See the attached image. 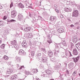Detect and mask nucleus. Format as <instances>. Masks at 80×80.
Listing matches in <instances>:
<instances>
[{
    "label": "nucleus",
    "mask_w": 80,
    "mask_h": 80,
    "mask_svg": "<svg viewBox=\"0 0 80 80\" xmlns=\"http://www.w3.org/2000/svg\"><path fill=\"white\" fill-rule=\"evenodd\" d=\"M40 62H43V63H47L48 62V60L46 58L43 57L42 58H39Z\"/></svg>",
    "instance_id": "nucleus-1"
},
{
    "label": "nucleus",
    "mask_w": 80,
    "mask_h": 80,
    "mask_svg": "<svg viewBox=\"0 0 80 80\" xmlns=\"http://www.w3.org/2000/svg\"><path fill=\"white\" fill-rule=\"evenodd\" d=\"M78 16V10H75L74 11L72 17H77Z\"/></svg>",
    "instance_id": "nucleus-2"
},
{
    "label": "nucleus",
    "mask_w": 80,
    "mask_h": 80,
    "mask_svg": "<svg viewBox=\"0 0 80 80\" xmlns=\"http://www.w3.org/2000/svg\"><path fill=\"white\" fill-rule=\"evenodd\" d=\"M18 54L20 55H26V52L22 49H20L18 52Z\"/></svg>",
    "instance_id": "nucleus-3"
},
{
    "label": "nucleus",
    "mask_w": 80,
    "mask_h": 80,
    "mask_svg": "<svg viewBox=\"0 0 80 80\" xmlns=\"http://www.w3.org/2000/svg\"><path fill=\"white\" fill-rule=\"evenodd\" d=\"M13 70V69L11 68V69H8L7 72L6 73V77H8V76H9V74H10V73H11Z\"/></svg>",
    "instance_id": "nucleus-4"
},
{
    "label": "nucleus",
    "mask_w": 80,
    "mask_h": 80,
    "mask_svg": "<svg viewBox=\"0 0 80 80\" xmlns=\"http://www.w3.org/2000/svg\"><path fill=\"white\" fill-rule=\"evenodd\" d=\"M80 58V56H78L76 58H72V60L73 62H74L76 63V62H77L78 61Z\"/></svg>",
    "instance_id": "nucleus-5"
},
{
    "label": "nucleus",
    "mask_w": 80,
    "mask_h": 80,
    "mask_svg": "<svg viewBox=\"0 0 80 80\" xmlns=\"http://www.w3.org/2000/svg\"><path fill=\"white\" fill-rule=\"evenodd\" d=\"M72 42L73 43H76L78 42V38L77 36H75L72 38Z\"/></svg>",
    "instance_id": "nucleus-6"
},
{
    "label": "nucleus",
    "mask_w": 80,
    "mask_h": 80,
    "mask_svg": "<svg viewBox=\"0 0 80 80\" xmlns=\"http://www.w3.org/2000/svg\"><path fill=\"white\" fill-rule=\"evenodd\" d=\"M73 53L74 55H78V51L76 48L73 49Z\"/></svg>",
    "instance_id": "nucleus-7"
},
{
    "label": "nucleus",
    "mask_w": 80,
    "mask_h": 80,
    "mask_svg": "<svg viewBox=\"0 0 80 80\" xmlns=\"http://www.w3.org/2000/svg\"><path fill=\"white\" fill-rule=\"evenodd\" d=\"M23 18V15L19 14L18 15V20H19V21H21V20H22Z\"/></svg>",
    "instance_id": "nucleus-8"
},
{
    "label": "nucleus",
    "mask_w": 80,
    "mask_h": 80,
    "mask_svg": "<svg viewBox=\"0 0 80 80\" xmlns=\"http://www.w3.org/2000/svg\"><path fill=\"white\" fill-rule=\"evenodd\" d=\"M11 17L12 18H15L16 17V12H15L14 11H12L11 12Z\"/></svg>",
    "instance_id": "nucleus-9"
},
{
    "label": "nucleus",
    "mask_w": 80,
    "mask_h": 80,
    "mask_svg": "<svg viewBox=\"0 0 80 80\" xmlns=\"http://www.w3.org/2000/svg\"><path fill=\"white\" fill-rule=\"evenodd\" d=\"M11 45H17V41L16 40H14L12 41L11 42Z\"/></svg>",
    "instance_id": "nucleus-10"
},
{
    "label": "nucleus",
    "mask_w": 80,
    "mask_h": 80,
    "mask_svg": "<svg viewBox=\"0 0 80 80\" xmlns=\"http://www.w3.org/2000/svg\"><path fill=\"white\" fill-rule=\"evenodd\" d=\"M18 77L17 75H12L11 78V79L12 80H15L17 79V78Z\"/></svg>",
    "instance_id": "nucleus-11"
},
{
    "label": "nucleus",
    "mask_w": 80,
    "mask_h": 80,
    "mask_svg": "<svg viewBox=\"0 0 80 80\" xmlns=\"http://www.w3.org/2000/svg\"><path fill=\"white\" fill-rule=\"evenodd\" d=\"M22 46L23 47H27V41H24L22 44Z\"/></svg>",
    "instance_id": "nucleus-12"
},
{
    "label": "nucleus",
    "mask_w": 80,
    "mask_h": 80,
    "mask_svg": "<svg viewBox=\"0 0 80 80\" xmlns=\"http://www.w3.org/2000/svg\"><path fill=\"white\" fill-rule=\"evenodd\" d=\"M19 70H21V72H23L24 73H25V72H26V70H25V69L24 68L23 66H21V67L19 68Z\"/></svg>",
    "instance_id": "nucleus-13"
},
{
    "label": "nucleus",
    "mask_w": 80,
    "mask_h": 80,
    "mask_svg": "<svg viewBox=\"0 0 80 80\" xmlns=\"http://www.w3.org/2000/svg\"><path fill=\"white\" fill-rule=\"evenodd\" d=\"M57 30L59 33H62L64 32V29L62 28L58 29Z\"/></svg>",
    "instance_id": "nucleus-14"
},
{
    "label": "nucleus",
    "mask_w": 80,
    "mask_h": 80,
    "mask_svg": "<svg viewBox=\"0 0 80 80\" xmlns=\"http://www.w3.org/2000/svg\"><path fill=\"white\" fill-rule=\"evenodd\" d=\"M59 68H60V66L58 65L55 66L53 68V69L55 70H58Z\"/></svg>",
    "instance_id": "nucleus-15"
},
{
    "label": "nucleus",
    "mask_w": 80,
    "mask_h": 80,
    "mask_svg": "<svg viewBox=\"0 0 80 80\" xmlns=\"http://www.w3.org/2000/svg\"><path fill=\"white\" fill-rule=\"evenodd\" d=\"M18 6L19 8H24V5L21 3H20L18 4Z\"/></svg>",
    "instance_id": "nucleus-16"
},
{
    "label": "nucleus",
    "mask_w": 80,
    "mask_h": 80,
    "mask_svg": "<svg viewBox=\"0 0 80 80\" xmlns=\"http://www.w3.org/2000/svg\"><path fill=\"white\" fill-rule=\"evenodd\" d=\"M64 10L65 12H71L72 10L71 8H64Z\"/></svg>",
    "instance_id": "nucleus-17"
},
{
    "label": "nucleus",
    "mask_w": 80,
    "mask_h": 80,
    "mask_svg": "<svg viewBox=\"0 0 80 80\" xmlns=\"http://www.w3.org/2000/svg\"><path fill=\"white\" fill-rule=\"evenodd\" d=\"M29 16L30 17H31V18L33 17H34V16H35V14L33 12H32V13L29 12Z\"/></svg>",
    "instance_id": "nucleus-18"
},
{
    "label": "nucleus",
    "mask_w": 80,
    "mask_h": 80,
    "mask_svg": "<svg viewBox=\"0 0 80 80\" xmlns=\"http://www.w3.org/2000/svg\"><path fill=\"white\" fill-rule=\"evenodd\" d=\"M45 72L48 75H51L52 73V71L49 70L46 71Z\"/></svg>",
    "instance_id": "nucleus-19"
},
{
    "label": "nucleus",
    "mask_w": 80,
    "mask_h": 80,
    "mask_svg": "<svg viewBox=\"0 0 80 80\" xmlns=\"http://www.w3.org/2000/svg\"><path fill=\"white\" fill-rule=\"evenodd\" d=\"M25 74L26 75H29V74L30 75H33V72H30L29 71H28V72L26 71V72H25Z\"/></svg>",
    "instance_id": "nucleus-20"
},
{
    "label": "nucleus",
    "mask_w": 80,
    "mask_h": 80,
    "mask_svg": "<svg viewBox=\"0 0 80 80\" xmlns=\"http://www.w3.org/2000/svg\"><path fill=\"white\" fill-rule=\"evenodd\" d=\"M75 46L78 50H80V43H77L76 44Z\"/></svg>",
    "instance_id": "nucleus-21"
},
{
    "label": "nucleus",
    "mask_w": 80,
    "mask_h": 80,
    "mask_svg": "<svg viewBox=\"0 0 80 80\" xmlns=\"http://www.w3.org/2000/svg\"><path fill=\"white\" fill-rule=\"evenodd\" d=\"M55 19H56V17L51 16L50 18V21H53Z\"/></svg>",
    "instance_id": "nucleus-22"
},
{
    "label": "nucleus",
    "mask_w": 80,
    "mask_h": 80,
    "mask_svg": "<svg viewBox=\"0 0 80 80\" xmlns=\"http://www.w3.org/2000/svg\"><path fill=\"white\" fill-rule=\"evenodd\" d=\"M48 55L49 57H52L53 54V52L50 51L48 52Z\"/></svg>",
    "instance_id": "nucleus-23"
},
{
    "label": "nucleus",
    "mask_w": 80,
    "mask_h": 80,
    "mask_svg": "<svg viewBox=\"0 0 80 80\" xmlns=\"http://www.w3.org/2000/svg\"><path fill=\"white\" fill-rule=\"evenodd\" d=\"M31 29V28H26L24 29V30L26 32H29Z\"/></svg>",
    "instance_id": "nucleus-24"
},
{
    "label": "nucleus",
    "mask_w": 80,
    "mask_h": 80,
    "mask_svg": "<svg viewBox=\"0 0 80 80\" xmlns=\"http://www.w3.org/2000/svg\"><path fill=\"white\" fill-rule=\"evenodd\" d=\"M62 44L65 47H67V43H66V42H65V41L64 40H62Z\"/></svg>",
    "instance_id": "nucleus-25"
},
{
    "label": "nucleus",
    "mask_w": 80,
    "mask_h": 80,
    "mask_svg": "<svg viewBox=\"0 0 80 80\" xmlns=\"http://www.w3.org/2000/svg\"><path fill=\"white\" fill-rule=\"evenodd\" d=\"M73 66H74V65L73 62L70 63L68 64V67H70V68H71V67H73Z\"/></svg>",
    "instance_id": "nucleus-26"
},
{
    "label": "nucleus",
    "mask_w": 80,
    "mask_h": 80,
    "mask_svg": "<svg viewBox=\"0 0 80 80\" xmlns=\"http://www.w3.org/2000/svg\"><path fill=\"white\" fill-rule=\"evenodd\" d=\"M53 52H54V55H57L58 53L59 52H60V51H59V50L57 51L56 50H54L53 51Z\"/></svg>",
    "instance_id": "nucleus-27"
},
{
    "label": "nucleus",
    "mask_w": 80,
    "mask_h": 80,
    "mask_svg": "<svg viewBox=\"0 0 80 80\" xmlns=\"http://www.w3.org/2000/svg\"><path fill=\"white\" fill-rule=\"evenodd\" d=\"M70 74V73H69V71L68 70H67L66 71V73L65 74V77H67V75H68Z\"/></svg>",
    "instance_id": "nucleus-28"
},
{
    "label": "nucleus",
    "mask_w": 80,
    "mask_h": 80,
    "mask_svg": "<svg viewBox=\"0 0 80 80\" xmlns=\"http://www.w3.org/2000/svg\"><path fill=\"white\" fill-rule=\"evenodd\" d=\"M16 22V21H15V20L14 19H11L10 20H8V23H11V22Z\"/></svg>",
    "instance_id": "nucleus-29"
},
{
    "label": "nucleus",
    "mask_w": 80,
    "mask_h": 80,
    "mask_svg": "<svg viewBox=\"0 0 80 80\" xmlns=\"http://www.w3.org/2000/svg\"><path fill=\"white\" fill-rule=\"evenodd\" d=\"M3 59H4L6 60H7L8 59V57L7 56H4L3 57Z\"/></svg>",
    "instance_id": "nucleus-30"
},
{
    "label": "nucleus",
    "mask_w": 80,
    "mask_h": 80,
    "mask_svg": "<svg viewBox=\"0 0 80 80\" xmlns=\"http://www.w3.org/2000/svg\"><path fill=\"white\" fill-rule=\"evenodd\" d=\"M35 55V52L33 51H31V55L32 57H33Z\"/></svg>",
    "instance_id": "nucleus-31"
},
{
    "label": "nucleus",
    "mask_w": 80,
    "mask_h": 80,
    "mask_svg": "<svg viewBox=\"0 0 80 80\" xmlns=\"http://www.w3.org/2000/svg\"><path fill=\"white\" fill-rule=\"evenodd\" d=\"M16 58L18 62H20V61L21 60V59H20V58L19 57H18L17 56L16 57Z\"/></svg>",
    "instance_id": "nucleus-32"
},
{
    "label": "nucleus",
    "mask_w": 80,
    "mask_h": 80,
    "mask_svg": "<svg viewBox=\"0 0 80 80\" xmlns=\"http://www.w3.org/2000/svg\"><path fill=\"white\" fill-rule=\"evenodd\" d=\"M33 72H34L35 73L38 72V69H34L32 70Z\"/></svg>",
    "instance_id": "nucleus-33"
},
{
    "label": "nucleus",
    "mask_w": 80,
    "mask_h": 80,
    "mask_svg": "<svg viewBox=\"0 0 80 80\" xmlns=\"http://www.w3.org/2000/svg\"><path fill=\"white\" fill-rule=\"evenodd\" d=\"M0 26H3V21H0Z\"/></svg>",
    "instance_id": "nucleus-34"
},
{
    "label": "nucleus",
    "mask_w": 80,
    "mask_h": 80,
    "mask_svg": "<svg viewBox=\"0 0 80 80\" xmlns=\"http://www.w3.org/2000/svg\"><path fill=\"white\" fill-rule=\"evenodd\" d=\"M47 42L49 43H52V41H51V39H48L47 40Z\"/></svg>",
    "instance_id": "nucleus-35"
},
{
    "label": "nucleus",
    "mask_w": 80,
    "mask_h": 80,
    "mask_svg": "<svg viewBox=\"0 0 80 80\" xmlns=\"http://www.w3.org/2000/svg\"><path fill=\"white\" fill-rule=\"evenodd\" d=\"M5 45L4 44H2L1 46V48H5Z\"/></svg>",
    "instance_id": "nucleus-36"
},
{
    "label": "nucleus",
    "mask_w": 80,
    "mask_h": 80,
    "mask_svg": "<svg viewBox=\"0 0 80 80\" xmlns=\"http://www.w3.org/2000/svg\"><path fill=\"white\" fill-rule=\"evenodd\" d=\"M60 44H61V43H58L56 44L57 47H59V48L60 47H61V46H60Z\"/></svg>",
    "instance_id": "nucleus-37"
},
{
    "label": "nucleus",
    "mask_w": 80,
    "mask_h": 80,
    "mask_svg": "<svg viewBox=\"0 0 80 80\" xmlns=\"http://www.w3.org/2000/svg\"><path fill=\"white\" fill-rule=\"evenodd\" d=\"M77 73V71H75L73 72V73H72V75L73 76H75V74Z\"/></svg>",
    "instance_id": "nucleus-38"
},
{
    "label": "nucleus",
    "mask_w": 80,
    "mask_h": 80,
    "mask_svg": "<svg viewBox=\"0 0 80 80\" xmlns=\"http://www.w3.org/2000/svg\"><path fill=\"white\" fill-rule=\"evenodd\" d=\"M58 78L59 79H61V80H63V78L62 77V75H60Z\"/></svg>",
    "instance_id": "nucleus-39"
},
{
    "label": "nucleus",
    "mask_w": 80,
    "mask_h": 80,
    "mask_svg": "<svg viewBox=\"0 0 80 80\" xmlns=\"http://www.w3.org/2000/svg\"><path fill=\"white\" fill-rule=\"evenodd\" d=\"M14 47L16 49H18V46L17 45L14 46Z\"/></svg>",
    "instance_id": "nucleus-40"
},
{
    "label": "nucleus",
    "mask_w": 80,
    "mask_h": 80,
    "mask_svg": "<svg viewBox=\"0 0 80 80\" xmlns=\"http://www.w3.org/2000/svg\"><path fill=\"white\" fill-rule=\"evenodd\" d=\"M29 38H32L33 36H32V34H29L28 35Z\"/></svg>",
    "instance_id": "nucleus-41"
},
{
    "label": "nucleus",
    "mask_w": 80,
    "mask_h": 80,
    "mask_svg": "<svg viewBox=\"0 0 80 80\" xmlns=\"http://www.w3.org/2000/svg\"><path fill=\"white\" fill-rule=\"evenodd\" d=\"M42 55V54L41 53H38L37 54V57H40L41 55Z\"/></svg>",
    "instance_id": "nucleus-42"
},
{
    "label": "nucleus",
    "mask_w": 80,
    "mask_h": 80,
    "mask_svg": "<svg viewBox=\"0 0 80 80\" xmlns=\"http://www.w3.org/2000/svg\"><path fill=\"white\" fill-rule=\"evenodd\" d=\"M17 67L18 68H19V70H20V68H21L22 66H20L19 64H17Z\"/></svg>",
    "instance_id": "nucleus-43"
},
{
    "label": "nucleus",
    "mask_w": 80,
    "mask_h": 80,
    "mask_svg": "<svg viewBox=\"0 0 80 80\" xmlns=\"http://www.w3.org/2000/svg\"><path fill=\"white\" fill-rule=\"evenodd\" d=\"M5 33L7 34H9V31L8 30H6L5 31Z\"/></svg>",
    "instance_id": "nucleus-44"
},
{
    "label": "nucleus",
    "mask_w": 80,
    "mask_h": 80,
    "mask_svg": "<svg viewBox=\"0 0 80 80\" xmlns=\"http://www.w3.org/2000/svg\"><path fill=\"white\" fill-rule=\"evenodd\" d=\"M41 50H42V51H43V52H45V49L41 48Z\"/></svg>",
    "instance_id": "nucleus-45"
},
{
    "label": "nucleus",
    "mask_w": 80,
    "mask_h": 80,
    "mask_svg": "<svg viewBox=\"0 0 80 80\" xmlns=\"http://www.w3.org/2000/svg\"><path fill=\"white\" fill-rule=\"evenodd\" d=\"M56 33H57V32H55V31H53V32H52V33H53V35H56Z\"/></svg>",
    "instance_id": "nucleus-46"
},
{
    "label": "nucleus",
    "mask_w": 80,
    "mask_h": 80,
    "mask_svg": "<svg viewBox=\"0 0 80 80\" xmlns=\"http://www.w3.org/2000/svg\"><path fill=\"white\" fill-rule=\"evenodd\" d=\"M13 5V2H12L11 3V4L10 5V8L12 7Z\"/></svg>",
    "instance_id": "nucleus-47"
},
{
    "label": "nucleus",
    "mask_w": 80,
    "mask_h": 80,
    "mask_svg": "<svg viewBox=\"0 0 80 80\" xmlns=\"http://www.w3.org/2000/svg\"><path fill=\"white\" fill-rule=\"evenodd\" d=\"M67 64L66 62H64L63 64V65H64V67H67Z\"/></svg>",
    "instance_id": "nucleus-48"
},
{
    "label": "nucleus",
    "mask_w": 80,
    "mask_h": 80,
    "mask_svg": "<svg viewBox=\"0 0 80 80\" xmlns=\"http://www.w3.org/2000/svg\"><path fill=\"white\" fill-rule=\"evenodd\" d=\"M26 7H29V3H26Z\"/></svg>",
    "instance_id": "nucleus-49"
},
{
    "label": "nucleus",
    "mask_w": 80,
    "mask_h": 80,
    "mask_svg": "<svg viewBox=\"0 0 80 80\" xmlns=\"http://www.w3.org/2000/svg\"><path fill=\"white\" fill-rule=\"evenodd\" d=\"M38 18L39 19H42V18L40 16H38Z\"/></svg>",
    "instance_id": "nucleus-50"
},
{
    "label": "nucleus",
    "mask_w": 80,
    "mask_h": 80,
    "mask_svg": "<svg viewBox=\"0 0 80 80\" xmlns=\"http://www.w3.org/2000/svg\"><path fill=\"white\" fill-rule=\"evenodd\" d=\"M51 60L52 62H55V59H54L53 58H52V59H51Z\"/></svg>",
    "instance_id": "nucleus-51"
},
{
    "label": "nucleus",
    "mask_w": 80,
    "mask_h": 80,
    "mask_svg": "<svg viewBox=\"0 0 80 80\" xmlns=\"http://www.w3.org/2000/svg\"><path fill=\"white\" fill-rule=\"evenodd\" d=\"M7 17H6V16H5L3 17L4 20H6V19H7Z\"/></svg>",
    "instance_id": "nucleus-52"
},
{
    "label": "nucleus",
    "mask_w": 80,
    "mask_h": 80,
    "mask_svg": "<svg viewBox=\"0 0 80 80\" xmlns=\"http://www.w3.org/2000/svg\"><path fill=\"white\" fill-rule=\"evenodd\" d=\"M73 47L72 46H71V48H70V50L72 51V49H73Z\"/></svg>",
    "instance_id": "nucleus-53"
},
{
    "label": "nucleus",
    "mask_w": 80,
    "mask_h": 80,
    "mask_svg": "<svg viewBox=\"0 0 80 80\" xmlns=\"http://www.w3.org/2000/svg\"><path fill=\"white\" fill-rule=\"evenodd\" d=\"M61 57L62 58H64V57H66V56L63 55H61Z\"/></svg>",
    "instance_id": "nucleus-54"
},
{
    "label": "nucleus",
    "mask_w": 80,
    "mask_h": 80,
    "mask_svg": "<svg viewBox=\"0 0 80 80\" xmlns=\"http://www.w3.org/2000/svg\"><path fill=\"white\" fill-rule=\"evenodd\" d=\"M71 47H74V45H73V43H71Z\"/></svg>",
    "instance_id": "nucleus-55"
},
{
    "label": "nucleus",
    "mask_w": 80,
    "mask_h": 80,
    "mask_svg": "<svg viewBox=\"0 0 80 80\" xmlns=\"http://www.w3.org/2000/svg\"><path fill=\"white\" fill-rule=\"evenodd\" d=\"M3 8V7H2V6L0 5V9H2Z\"/></svg>",
    "instance_id": "nucleus-56"
},
{
    "label": "nucleus",
    "mask_w": 80,
    "mask_h": 80,
    "mask_svg": "<svg viewBox=\"0 0 80 80\" xmlns=\"http://www.w3.org/2000/svg\"><path fill=\"white\" fill-rule=\"evenodd\" d=\"M70 27H74V25L72 24L70 26Z\"/></svg>",
    "instance_id": "nucleus-57"
},
{
    "label": "nucleus",
    "mask_w": 80,
    "mask_h": 80,
    "mask_svg": "<svg viewBox=\"0 0 80 80\" xmlns=\"http://www.w3.org/2000/svg\"><path fill=\"white\" fill-rule=\"evenodd\" d=\"M69 53L70 55V56H72V53H71V52L69 51Z\"/></svg>",
    "instance_id": "nucleus-58"
},
{
    "label": "nucleus",
    "mask_w": 80,
    "mask_h": 80,
    "mask_svg": "<svg viewBox=\"0 0 80 80\" xmlns=\"http://www.w3.org/2000/svg\"><path fill=\"white\" fill-rule=\"evenodd\" d=\"M43 66H42V65H41L40 66V68H43Z\"/></svg>",
    "instance_id": "nucleus-59"
},
{
    "label": "nucleus",
    "mask_w": 80,
    "mask_h": 80,
    "mask_svg": "<svg viewBox=\"0 0 80 80\" xmlns=\"http://www.w3.org/2000/svg\"><path fill=\"white\" fill-rule=\"evenodd\" d=\"M32 23H35V20H34L33 19V21H32Z\"/></svg>",
    "instance_id": "nucleus-60"
},
{
    "label": "nucleus",
    "mask_w": 80,
    "mask_h": 80,
    "mask_svg": "<svg viewBox=\"0 0 80 80\" xmlns=\"http://www.w3.org/2000/svg\"><path fill=\"white\" fill-rule=\"evenodd\" d=\"M41 75H42V76H45V74L42 73V74Z\"/></svg>",
    "instance_id": "nucleus-61"
},
{
    "label": "nucleus",
    "mask_w": 80,
    "mask_h": 80,
    "mask_svg": "<svg viewBox=\"0 0 80 80\" xmlns=\"http://www.w3.org/2000/svg\"><path fill=\"white\" fill-rule=\"evenodd\" d=\"M79 28H80V27H79V26H78L77 27V29L78 30H79Z\"/></svg>",
    "instance_id": "nucleus-62"
},
{
    "label": "nucleus",
    "mask_w": 80,
    "mask_h": 80,
    "mask_svg": "<svg viewBox=\"0 0 80 80\" xmlns=\"http://www.w3.org/2000/svg\"><path fill=\"white\" fill-rule=\"evenodd\" d=\"M2 40H0V44H1V43H2Z\"/></svg>",
    "instance_id": "nucleus-63"
},
{
    "label": "nucleus",
    "mask_w": 80,
    "mask_h": 80,
    "mask_svg": "<svg viewBox=\"0 0 80 80\" xmlns=\"http://www.w3.org/2000/svg\"><path fill=\"white\" fill-rule=\"evenodd\" d=\"M36 80H40V79H39V78H37L36 79Z\"/></svg>",
    "instance_id": "nucleus-64"
}]
</instances>
